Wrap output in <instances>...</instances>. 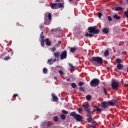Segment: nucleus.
Here are the masks:
<instances>
[{
    "mask_svg": "<svg viewBox=\"0 0 128 128\" xmlns=\"http://www.w3.org/2000/svg\"><path fill=\"white\" fill-rule=\"evenodd\" d=\"M88 32L86 33L85 36H90V38H92L94 34H100V29H98L97 26H90L88 28Z\"/></svg>",
    "mask_w": 128,
    "mask_h": 128,
    "instance_id": "1",
    "label": "nucleus"
},
{
    "mask_svg": "<svg viewBox=\"0 0 128 128\" xmlns=\"http://www.w3.org/2000/svg\"><path fill=\"white\" fill-rule=\"evenodd\" d=\"M88 60L94 66H98V64L101 66L104 62L102 58L100 56H92L91 58H89Z\"/></svg>",
    "mask_w": 128,
    "mask_h": 128,
    "instance_id": "2",
    "label": "nucleus"
},
{
    "mask_svg": "<svg viewBox=\"0 0 128 128\" xmlns=\"http://www.w3.org/2000/svg\"><path fill=\"white\" fill-rule=\"evenodd\" d=\"M70 116H74L78 122H82L84 118L82 116H80V114H76V112H72L70 114Z\"/></svg>",
    "mask_w": 128,
    "mask_h": 128,
    "instance_id": "3",
    "label": "nucleus"
},
{
    "mask_svg": "<svg viewBox=\"0 0 128 128\" xmlns=\"http://www.w3.org/2000/svg\"><path fill=\"white\" fill-rule=\"evenodd\" d=\"M100 80L98 78H94L90 82V86L92 88H96V86H98V84H100Z\"/></svg>",
    "mask_w": 128,
    "mask_h": 128,
    "instance_id": "4",
    "label": "nucleus"
},
{
    "mask_svg": "<svg viewBox=\"0 0 128 128\" xmlns=\"http://www.w3.org/2000/svg\"><path fill=\"white\" fill-rule=\"evenodd\" d=\"M120 86V82L118 81L112 82L111 84V86L113 90H118Z\"/></svg>",
    "mask_w": 128,
    "mask_h": 128,
    "instance_id": "5",
    "label": "nucleus"
},
{
    "mask_svg": "<svg viewBox=\"0 0 128 128\" xmlns=\"http://www.w3.org/2000/svg\"><path fill=\"white\" fill-rule=\"evenodd\" d=\"M116 102L118 101L116 100H112L109 101L108 102H107V106H114L116 104Z\"/></svg>",
    "mask_w": 128,
    "mask_h": 128,
    "instance_id": "6",
    "label": "nucleus"
},
{
    "mask_svg": "<svg viewBox=\"0 0 128 128\" xmlns=\"http://www.w3.org/2000/svg\"><path fill=\"white\" fill-rule=\"evenodd\" d=\"M66 56H68V52L66 50H64L60 54V60H64L66 58Z\"/></svg>",
    "mask_w": 128,
    "mask_h": 128,
    "instance_id": "7",
    "label": "nucleus"
},
{
    "mask_svg": "<svg viewBox=\"0 0 128 128\" xmlns=\"http://www.w3.org/2000/svg\"><path fill=\"white\" fill-rule=\"evenodd\" d=\"M56 60H56V58H50V59H48V64L50 65H52V64H54V62H56Z\"/></svg>",
    "mask_w": 128,
    "mask_h": 128,
    "instance_id": "8",
    "label": "nucleus"
},
{
    "mask_svg": "<svg viewBox=\"0 0 128 128\" xmlns=\"http://www.w3.org/2000/svg\"><path fill=\"white\" fill-rule=\"evenodd\" d=\"M60 53L58 52H54L53 54L54 58H56L58 60V58H60Z\"/></svg>",
    "mask_w": 128,
    "mask_h": 128,
    "instance_id": "9",
    "label": "nucleus"
},
{
    "mask_svg": "<svg viewBox=\"0 0 128 128\" xmlns=\"http://www.w3.org/2000/svg\"><path fill=\"white\" fill-rule=\"evenodd\" d=\"M82 106L84 108V110L86 112H88V110H90V109L88 108H90V104H82Z\"/></svg>",
    "mask_w": 128,
    "mask_h": 128,
    "instance_id": "10",
    "label": "nucleus"
},
{
    "mask_svg": "<svg viewBox=\"0 0 128 128\" xmlns=\"http://www.w3.org/2000/svg\"><path fill=\"white\" fill-rule=\"evenodd\" d=\"M52 98L53 102H58V98L56 96V94H52Z\"/></svg>",
    "mask_w": 128,
    "mask_h": 128,
    "instance_id": "11",
    "label": "nucleus"
},
{
    "mask_svg": "<svg viewBox=\"0 0 128 128\" xmlns=\"http://www.w3.org/2000/svg\"><path fill=\"white\" fill-rule=\"evenodd\" d=\"M50 8L52 10H58V6L57 3H54L50 5Z\"/></svg>",
    "mask_w": 128,
    "mask_h": 128,
    "instance_id": "12",
    "label": "nucleus"
},
{
    "mask_svg": "<svg viewBox=\"0 0 128 128\" xmlns=\"http://www.w3.org/2000/svg\"><path fill=\"white\" fill-rule=\"evenodd\" d=\"M101 104L103 108H108V106H108V102H102Z\"/></svg>",
    "mask_w": 128,
    "mask_h": 128,
    "instance_id": "13",
    "label": "nucleus"
},
{
    "mask_svg": "<svg viewBox=\"0 0 128 128\" xmlns=\"http://www.w3.org/2000/svg\"><path fill=\"white\" fill-rule=\"evenodd\" d=\"M116 68L118 70H122L124 68V65H122V64H117Z\"/></svg>",
    "mask_w": 128,
    "mask_h": 128,
    "instance_id": "14",
    "label": "nucleus"
},
{
    "mask_svg": "<svg viewBox=\"0 0 128 128\" xmlns=\"http://www.w3.org/2000/svg\"><path fill=\"white\" fill-rule=\"evenodd\" d=\"M45 41H46V46H50L52 44V42L50 40V39H48V38H46Z\"/></svg>",
    "mask_w": 128,
    "mask_h": 128,
    "instance_id": "15",
    "label": "nucleus"
},
{
    "mask_svg": "<svg viewBox=\"0 0 128 128\" xmlns=\"http://www.w3.org/2000/svg\"><path fill=\"white\" fill-rule=\"evenodd\" d=\"M113 18L114 20H120V18H122V17L120 16H119L118 15V14H115L113 16Z\"/></svg>",
    "mask_w": 128,
    "mask_h": 128,
    "instance_id": "16",
    "label": "nucleus"
},
{
    "mask_svg": "<svg viewBox=\"0 0 128 128\" xmlns=\"http://www.w3.org/2000/svg\"><path fill=\"white\" fill-rule=\"evenodd\" d=\"M93 110L94 112H100L101 110V109L98 108V106H94L93 108Z\"/></svg>",
    "mask_w": 128,
    "mask_h": 128,
    "instance_id": "17",
    "label": "nucleus"
},
{
    "mask_svg": "<svg viewBox=\"0 0 128 128\" xmlns=\"http://www.w3.org/2000/svg\"><path fill=\"white\" fill-rule=\"evenodd\" d=\"M115 10L116 12H120V11L122 12V10H124V8H122V7L118 6L116 8Z\"/></svg>",
    "mask_w": 128,
    "mask_h": 128,
    "instance_id": "18",
    "label": "nucleus"
},
{
    "mask_svg": "<svg viewBox=\"0 0 128 128\" xmlns=\"http://www.w3.org/2000/svg\"><path fill=\"white\" fill-rule=\"evenodd\" d=\"M78 50V48H71L70 49V52H72V54H74L76 52V50Z\"/></svg>",
    "mask_w": 128,
    "mask_h": 128,
    "instance_id": "19",
    "label": "nucleus"
},
{
    "mask_svg": "<svg viewBox=\"0 0 128 128\" xmlns=\"http://www.w3.org/2000/svg\"><path fill=\"white\" fill-rule=\"evenodd\" d=\"M109 54H110V52H108V50H106L104 52V56H106V57L108 56Z\"/></svg>",
    "mask_w": 128,
    "mask_h": 128,
    "instance_id": "20",
    "label": "nucleus"
},
{
    "mask_svg": "<svg viewBox=\"0 0 128 128\" xmlns=\"http://www.w3.org/2000/svg\"><path fill=\"white\" fill-rule=\"evenodd\" d=\"M44 42H46V40H44V39H42L40 40V44H41V46H44Z\"/></svg>",
    "mask_w": 128,
    "mask_h": 128,
    "instance_id": "21",
    "label": "nucleus"
},
{
    "mask_svg": "<svg viewBox=\"0 0 128 128\" xmlns=\"http://www.w3.org/2000/svg\"><path fill=\"white\" fill-rule=\"evenodd\" d=\"M88 112L87 114V117L88 118H91L92 117V112L88 110V111H86Z\"/></svg>",
    "mask_w": 128,
    "mask_h": 128,
    "instance_id": "22",
    "label": "nucleus"
},
{
    "mask_svg": "<svg viewBox=\"0 0 128 128\" xmlns=\"http://www.w3.org/2000/svg\"><path fill=\"white\" fill-rule=\"evenodd\" d=\"M53 120L55 122H58V116H54L53 117Z\"/></svg>",
    "mask_w": 128,
    "mask_h": 128,
    "instance_id": "23",
    "label": "nucleus"
},
{
    "mask_svg": "<svg viewBox=\"0 0 128 128\" xmlns=\"http://www.w3.org/2000/svg\"><path fill=\"white\" fill-rule=\"evenodd\" d=\"M68 65L70 66V68H71L72 70V72H74V66L72 64L69 63Z\"/></svg>",
    "mask_w": 128,
    "mask_h": 128,
    "instance_id": "24",
    "label": "nucleus"
},
{
    "mask_svg": "<svg viewBox=\"0 0 128 128\" xmlns=\"http://www.w3.org/2000/svg\"><path fill=\"white\" fill-rule=\"evenodd\" d=\"M102 32H104V34H108V29L107 28H104L102 30Z\"/></svg>",
    "mask_w": 128,
    "mask_h": 128,
    "instance_id": "25",
    "label": "nucleus"
},
{
    "mask_svg": "<svg viewBox=\"0 0 128 128\" xmlns=\"http://www.w3.org/2000/svg\"><path fill=\"white\" fill-rule=\"evenodd\" d=\"M103 92L105 96L108 95V92L106 91V87H103Z\"/></svg>",
    "mask_w": 128,
    "mask_h": 128,
    "instance_id": "26",
    "label": "nucleus"
},
{
    "mask_svg": "<svg viewBox=\"0 0 128 128\" xmlns=\"http://www.w3.org/2000/svg\"><path fill=\"white\" fill-rule=\"evenodd\" d=\"M58 8H64V4L62 3L58 4Z\"/></svg>",
    "mask_w": 128,
    "mask_h": 128,
    "instance_id": "27",
    "label": "nucleus"
},
{
    "mask_svg": "<svg viewBox=\"0 0 128 128\" xmlns=\"http://www.w3.org/2000/svg\"><path fill=\"white\" fill-rule=\"evenodd\" d=\"M86 100H92V96H90V95H87L86 96Z\"/></svg>",
    "mask_w": 128,
    "mask_h": 128,
    "instance_id": "28",
    "label": "nucleus"
},
{
    "mask_svg": "<svg viewBox=\"0 0 128 128\" xmlns=\"http://www.w3.org/2000/svg\"><path fill=\"white\" fill-rule=\"evenodd\" d=\"M60 118L62 120H66V116L64 115V114H61Z\"/></svg>",
    "mask_w": 128,
    "mask_h": 128,
    "instance_id": "29",
    "label": "nucleus"
},
{
    "mask_svg": "<svg viewBox=\"0 0 128 128\" xmlns=\"http://www.w3.org/2000/svg\"><path fill=\"white\" fill-rule=\"evenodd\" d=\"M40 38L42 40H44V32H42L40 36Z\"/></svg>",
    "mask_w": 128,
    "mask_h": 128,
    "instance_id": "30",
    "label": "nucleus"
},
{
    "mask_svg": "<svg viewBox=\"0 0 128 128\" xmlns=\"http://www.w3.org/2000/svg\"><path fill=\"white\" fill-rule=\"evenodd\" d=\"M116 64H120L122 62V60H120V58H116Z\"/></svg>",
    "mask_w": 128,
    "mask_h": 128,
    "instance_id": "31",
    "label": "nucleus"
},
{
    "mask_svg": "<svg viewBox=\"0 0 128 128\" xmlns=\"http://www.w3.org/2000/svg\"><path fill=\"white\" fill-rule=\"evenodd\" d=\"M87 120L88 122H91L92 120V117H88Z\"/></svg>",
    "mask_w": 128,
    "mask_h": 128,
    "instance_id": "32",
    "label": "nucleus"
},
{
    "mask_svg": "<svg viewBox=\"0 0 128 128\" xmlns=\"http://www.w3.org/2000/svg\"><path fill=\"white\" fill-rule=\"evenodd\" d=\"M48 20H52V14L49 13L48 14Z\"/></svg>",
    "mask_w": 128,
    "mask_h": 128,
    "instance_id": "33",
    "label": "nucleus"
},
{
    "mask_svg": "<svg viewBox=\"0 0 128 128\" xmlns=\"http://www.w3.org/2000/svg\"><path fill=\"white\" fill-rule=\"evenodd\" d=\"M71 86L72 88H76V83H72Z\"/></svg>",
    "mask_w": 128,
    "mask_h": 128,
    "instance_id": "34",
    "label": "nucleus"
},
{
    "mask_svg": "<svg viewBox=\"0 0 128 128\" xmlns=\"http://www.w3.org/2000/svg\"><path fill=\"white\" fill-rule=\"evenodd\" d=\"M62 114H68V112L64 110H62Z\"/></svg>",
    "mask_w": 128,
    "mask_h": 128,
    "instance_id": "35",
    "label": "nucleus"
},
{
    "mask_svg": "<svg viewBox=\"0 0 128 128\" xmlns=\"http://www.w3.org/2000/svg\"><path fill=\"white\" fill-rule=\"evenodd\" d=\"M43 72L44 74H48V68H43Z\"/></svg>",
    "mask_w": 128,
    "mask_h": 128,
    "instance_id": "36",
    "label": "nucleus"
},
{
    "mask_svg": "<svg viewBox=\"0 0 128 128\" xmlns=\"http://www.w3.org/2000/svg\"><path fill=\"white\" fill-rule=\"evenodd\" d=\"M4 60H10V57L9 56H6L4 58Z\"/></svg>",
    "mask_w": 128,
    "mask_h": 128,
    "instance_id": "37",
    "label": "nucleus"
},
{
    "mask_svg": "<svg viewBox=\"0 0 128 128\" xmlns=\"http://www.w3.org/2000/svg\"><path fill=\"white\" fill-rule=\"evenodd\" d=\"M84 82H80L78 83L79 86H84Z\"/></svg>",
    "mask_w": 128,
    "mask_h": 128,
    "instance_id": "38",
    "label": "nucleus"
},
{
    "mask_svg": "<svg viewBox=\"0 0 128 128\" xmlns=\"http://www.w3.org/2000/svg\"><path fill=\"white\" fill-rule=\"evenodd\" d=\"M79 90H80V92H86V90L82 87H80Z\"/></svg>",
    "mask_w": 128,
    "mask_h": 128,
    "instance_id": "39",
    "label": "nucleus"
},
{
    "mask_svg": "<svg viewBox=\"0 0 128 128\" xmlns=\"http://www.w3.org/2000/svg\"><path fill=\"white\" fill-rule=\"evenodd\" d=\"M102 12H99L98 13V16L99 18H102Z\"/></svg>",
    "mask_w": 128,
    "mask_h": 128,
    "instance_id": "40",
    "label": "nucleus"
},
{
    "mask_svg": "<svg viewBox=\"0 0 128 128\" xmlns=\"http://www.w3.org/2000/svg\"><path fill=\"white\" fill-rule=\"evenodd\" d=\"M108 20H109V22H112V16H108Z\"/></svg>",
    "mask_w": 128,
    "mask_h": 128,
    "instance_id": "41",
    "label": "nucleus"
},
{
    "mask_svg": "<svg viewBox=\"0 0 128 128\" xmlns=\"http://www.w3.org/2000/svg\"><path fill=\"white\" fill-rule=\"evenodd\" d=\"M44 24H46L47 26H48V24H50V22H46V20H44V23H43V25H44Z\"/></svg>",
    "mask_w": 128,
    "mask_h": 128,
    "instance_id": "42",
    "label": "nucleus"
},
{
    "mask_svg": "<svg viewBox=\"0 0 128 128\" xmlns=\"http://www.w3.org/2000/svg\"><path fill=\"white\" fill-rule=\"evenodd\" d=\"M56 47H53L52 48V52H56Z\"/></svg>",
    "mask_w": 128,
    "mask_h": 128,
    "instance_id": "43",
    "label": "nucleus"
},
{
    "mask_svg": "<svg viewBox=\"0 0 128 128\" xmlns=\"http://www.w3.org/2000/svg\"><path fill=\"white\" fill-rule=\"evenodd\" d=\"M58 72V74H64V72L62 70H59Z\"/></svg>",
    "mask_w": 128,
    "mask_h": 128,
    "instance_id": "44",
    "label": "nucleus"
},
{
    "mask_svg": "<svg viewBox=\"0 0 128 128\" xmlns=\"http://www.w3.org/2000/svg\"><path fill=\"white\" fill-rule=\"evenodd\" d=\"M44 26L42 24H40L39 26L40 28H44Z\"/></svg>",
    "mask_w": 128,
    "mask_h": 128,
    "instance_id": "45",
    "label": "nucleus"
},
{
    "mask_svg": "<svg viewBox=\"0 0 128 128\" xmlns=\"http://www.w3.org/2000/svg\"><path fill=\"white\" fill-rule=\"evenodd\" d=\"M91 126H92V128H96V124H91Z\"/></svg>",
    "mask_w": 128,
    "mask_h": 128,
    "instance_id": "46",
    "label": "nucleus"
},
{
    "mask_svg": "<svg viewBox=\"0 0 128 128\" xmlns=\"http://www.w3.org/2000/svg\"><path fill=\"white\" fill-rule=\"evenodd\" d=\"M52 126V124H50V123L47 124V128H50V126Z\"/></svg>",
    "mask_w": 128,
    "mask_h": 128,
    "instance_id": "47",
    "label": "nucleus"
},
{
    "mask_svg": "<svg viewBox=\"0 0 128 128\" xmlns=\"http://www.w3.org/2000/svg\"><path fill=\"white\" fill-rule=\"evenodd\" d=\"M18 94H14L12 96V98H16L18 96Z\"/></svg>",
    "mask_w": 128,
    "mask_h": 128,
    "instance_id": "48",
    "label": "nucleus"
},
{
    "mask_svg": "<svg viewBox=\"0 0 128 128\" xmlns=\"http://www.w3.org/2000/svg\"><path fill=\"white\" fill-rule=\"evenodd\" d=\"M78 112H82L83 110L82 108H78Z\"/></svg>",
    "mask_w": 128,
    "mask_h": 128,
    "instance_id": "49",
    "label": "nucleus"
},
{
    "mask_svg": "<svg viewBox=\"0 0 128 128\" xmlns=\"http://www.w3.org/2000/svg\"><path fill=\"white\" fill-rule=\"evenodd\" d=\"M67 82H70V79H66Z\"/></svg>",
    "mask_w": 128,
    "mask_h": 128,
    "instance_id": "50",
    "label": "nucleus"
},
{
    "mask_svg": "<svg viewBox=\"0 0 128 128\" xmlns=\"http://www.w3.org/2000/svg\"><path fill=\"white\" fill-rule=\"evenodd\" d=\"M56 2H60V0H56Z\"/></svg>",
    "mask_w": 128,
    "mask_h": 128,
    "instance_id": "51",
    "label": "nucleus"
},
{
    "mask_svg": "<svg viewBox=\"0 0 128 128\" xmlns=\"http://www.w3.org/2000/svg\"><path fill=\"white\" fill-rule=\"evenodd\" d=\"M54 80H58V78H56V76H54Z\"/></svg>",
    "mask_w": 128,
    "mask_h": 128,
    "instance_id": "52",
    "label": "nucleus"
},
{
    "mask_svg": "<svg viewBox=\"0 0 128 128\" xmlns=\"http://www.w3.org/2000/svg\"><path fill=\"white\" fill-rule=\"evenodd\" d=\"M58 44H62V41H59V42H58Z\"/></svg>",
    "mask_w": 128,
    "mask_h": 128,
    "instance_id": "53",
    "label": "nucleus"
},
{
    "mask_svg": "<svg viewBox=\"0 0 128 128\" xmlns=\"http://www.w3.org/2000/svg\"><path fill=\"white\" fill-rule=\"evenodd\" d=\"M70 2H72V0H68Z\"/></svg>",
    "mask_w": 128,
    "mask_h": 128,
    "instance_id": "54",
    "label": "nucleus"
},
{
    "mask_svg": "<svg viewBox=\"0 0 128 128\" xmlns=\"http://www.w3.org/2000/svg\"><path fill=\"white\" fill-rule=\"evenodd\" d=\"M125 86L128 87V84H126Z\"/></svg>",
    "mask_w": 128,
    "mask_h": 128,
    "instance_id": "55",
    "label": "nucleus"
},
{
    "mask_svg": "<svg viewBox=\"0 0 128 128\" xmlns=\"http://www.w3.org/2000/svg\"><path fill=\"white\" fill-rule=\"evenodd\" d=\"M126 2H128V0H126Z\"/></svg>",
    "mask_w": 128,
    "mask_h": 128,
    "instance_id": "56",
    "label": "nucleus"
}]
</instances>
